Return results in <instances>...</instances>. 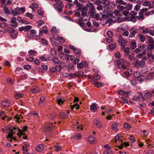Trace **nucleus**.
I'll return each mask as SVG.
<instances>
[{"instance_id": "c756f323", "label": "nucleus", "mask_w": 154, "mask_h": 154, "mask_svg": "<svg viewBox=\"0 0 154 154\" xmlns=\"http://www.w3.org/2000/svg\"><path fill=\"white\" fill-rule=\"evenodd\" d=\"M93 78L94 80H100V77L99 75L97 74H95L93 76Z\"/></svg>"}, {"instance_id": "6e6d98bb", "label": "nucleus", "mask_w": 154, "mask_h": 154, "mask_svg": "<svg viewBox=\"0 0 154 154\" xmlns=\"http://www.w3.org/2000/svg\"><path fill=\"white\" fill-rule=\"evenodd\" d=\"M103 154H113V152L112 150H107L104 152Z\"/></svg>"}, {"instance_id": "20e7f679", "label": "nucleus", "mask_w": 154, "mask_h": 154, "mask_svg": "<svg viewBox=\"0 0 154 154\" xmlns=\"http://www.w3.org/2000/svg\"><path fill=\"white\" fill-rule=\"evenodd\" d=\"M145 64V62L143 60H137L134 64V66L137 68H139L140 67H143Z\"/></svg>"}, {"instance_id": "0eeeda50", "label": "nucleus", "mask_w": 154, "mask_h": 154, "mask_svg": "<svg viewBox=\"0 0 154 154\" xmlns=\"http://www.w3.org/2000/svg\"><path fill=\"white\" fill-rule=\"evenodd\" d=\"M10 105V101L7 100H4L1 103V105L4 107H8Z\"/></svg>"}, {"instance_id": "9d476101", "label": "nucleus", "mask_w": 154, "mask_h": 154, "mask_svg": "<svg viewBox=\"0 0 154 154\" xmlns=\"http://www.w3.org/2000/svg\"><path fill=\"white\" fill-rule=\"evenodd\" d=\"M90 110L92 112H95L97 111V108L96 106V104L95 103H93L90 106Z\"/></svg>"}, {"instance_id": "b1692460", "label": "nucleus", "mask_w": 154, "mask_h": 154, "mask_svg": "<svg viewBox=\"0 0 154 154\" xmlns=\"http://www.w3.org/2000/svg\"><path fill=\"white\" fill-rule=\"evenodd\" d=\"M90 16L93 18L95 19L96 20H99V17H100V15L98 14H96V13L94 14L91 15Z\"/></svg>"}, {"instance_id": "8fccbe9b", "label": "nucleus", "mask_w": 154, "mask_h": 154, "mask_svg": "<svg viewBox=\"0 0 154 154\" xmlns=\"http://www.w3.org/2000/svg\"><path fill=\"white\" fill-rule=\"evenodd\" d=\"M132 99L134 101H139L140 100V98L138 96H134L132 97Z\"/></svg>"}, {"instance_id": "5701e85b", "label": "nucleus", "mask_w": 154, "mask_h": 154, "mask_svg": "<svg viewBox=\"0 0 154 154\" xmlns=\"http://www.w3.org/2000/svg\"><path fill=\"white\" fill-rule=\"evenodd\" d=\"M56 116V115L55 114L53 115L52 114L50 113L47 115V117L48 119L49 120H53L54 119V117Z\"/></svg>"}, {"instance_id": "7c9ffc66", "label": "nucleus", "mask_w": 154, "mask_h": 154, "mask_svg": "<svg viewBox=\"0 0 154 154\" xmlns=\"http://www.w3.org/2000/svg\"><path fill=\"white\" fill-rule=\"evenodd\" d=\"M61 63H60V65H57L54 68V70H55V71H58L59 72H60V70L62 69V67L61 66Z\"/></svg>"}, {"instance_id": "e2e57ef3", "label": "nucleus", "mask_w": 154, "mask_h": 154, "mask_svg": "<svg viewBox=\"0 0 154 154\" xmlns=\"http://www.w3.org/2000/svg\"><path fill=\"white\" fill-rule=\"evenodd\" d=\"M110 4V2L108 0H104L102 2L103 4H105L106 5H108Z\"/></svg>"}, {"instance_id": "052dcab7", "label": "nucleus", "mask_w": 154, "mask_h": 154, "mask_svg": "<svg viewBox=\"0 0 154 154\" xmlns=\"http://www.w3.org/2000/svg\"><path fill=\"white\" fill-rule=\"evenodd\" d=\"M117 9L119 10L120 11H122L123 10L124 8H125L124 7L120 5H119L117 6Z\"/></svg>"}, {"instance_id": "5fc2aeb1", "label": "nucleus", "mask_w": 154, "mask_h": 154, "mask_svg": "<svg viewBox=\"0 0 154 154\" xmlns=\"http://www.w3.org/2000/svg\"><path fill=\"white\" fill-rule=\"evenodd\" d=\"M23 95L19 93H17L14 95V97L15 99H17L22 97Z\"/></svg>"}, {"instance_id": "3c124183", "label": "nucleus", "mask_w": 154, "mask_h": 154, "mask_svg": "<svg viewBox=\"0 0 154 154\" xmlns=\"http://www.w3.org/2000/svg\"><path fill=\"white\" fill-rule=\"evenodd\" d=\"M143 6H150L151 5V4L150 2L148 1H147L146 2H143Z\"/></svg>"}, {"instance_id": "49530a36", "label": "nucleus", "mask_w": 154, "mask_h": 154, "mask_svg": "<svg viewBox=\"0 0 154 154\" xmlns=\"http://www.w3.org/2000/svg\"><path fill=\"white\" fill-rule=\"evenodd\" d=\"M113 12L111 11H108L106 13V14L108 16H110L111 17H112L113 16Z\"/></svg>"}, {"instance_id": "774afa93", "label": "nucleus", "mask_w": 154, "mask_h": 154, "mask_svg": "<svg viewBox=\"0 0 154 154\" xmlns=\"http://www.w3.org/2000/svg\"><path fill=\"white\" fill-rule=\"evenodd\" d=\"M41 42L44 45H47L48 44V42L47 41H46L45 39H43V38L41 39Z\"/></svg>"}, {"instance_id": "6ab92c4d", "label": "nucleus", "mask_w": 154, "mask_h": 154, "mask_svg": "<svg viewBox=\"0 0 154 154\" xmlns=\"http://www.w3.org/2000/svg\"><path fill=\"white\" fill-rule=\"evenodd\" d=\"M40 91V89L38 88H32L30 91L31 93H35L38 92Z\"/></svg>"}, {"instance_id": "2eb2a0df", "label": "nucleus", "mask_w": 154, "mask_h": 154, "mask_svg": "<svg viewBox=\"0 0 154 154\" xmlns=\"http://www.w3.org/2000/svg\"><path fill=\"white\" fill-rule=\"evenodd\" d=\"M52 126H45L42 128V130L45 132H49L51 130Z\"/></svg>"}, {"instance_id": "a19ab883", "label": "nucleus", "mask_w": 154, "mask_h": 154, "mask_svg": "<svg viewBox=\"0 0 154 154\" xmlns=\"http://www.w3.org/2000/svg\"><path fill=\"white\" fill-rule=\"evenodd\" d=\"M45 98L44 97H42L40 99V102L39 103L38 105L40 106L41 103L44 102Z\"/></svg>"}, {"instance_id": "6e6552de", "label": "nucleus", "mask_w": 154, "mask_h": 154, "mask_svg": "<svg viewBox=\"0 0 154 154\" xmlns=\"http://www.w3.org/2000/svg\"><path fill=\"white\" fill-rule=\"evenodd\" d=\"M17 19L15 17H13L11 20V22L13 24H11V26L13 27H16L18 25V23L16 22Z\"/></svg>"}, {"instance_id": "79ce46f5", "label": "nucleus", "mask_w": 154, "mask_h": 154, "mask_svg": "<svg viewBox=\"0 0 154 154\" xmlns=\"http://www.w3.org/2000/svg\"><path fill=\"white\" fill-rule=\"evenodd\" d=\"M37 52L35 51L30 50L28 51V53L30 55H34L36 54Z\"/></svg>"}, {"instance_id": "ddd939ff", "label": "nucleus", "mask_w": 154, "mask_h": 154, "mask_svg": "<svg viewBox=\"0 0 154 154\" xmlns=\"http://www.w3.org/2000/svg\"><path fill=\"white\" fill-rule=\"evenodd\" d=\"M137 47V44L135 41L132 40L131 42L130 48L132 50L135 49Z\"/></svg>"}, {"instance_id": "bb28decb", "label": "nucleus", "mask_w": 154, "mask_h": 154, "mask_svg": "<svg viewBox=\"0 0 154 154\" xmlns=\"http://www.w3.org/2000/svg\"><path fill=\"white\" fill-rule=\"evenodd\" d=\"M116 45L117 44L116 43L111 44L109 46V48L111 50H112L116 48Z\"/></svg>"}, {"instance_id": "473e14b6", "label": "nucleus", "mask_w": 154, "mask_h": 154, "mask_svg": "<svg viewBox=\"0 0 154 154\" xmlns=\"http://www.w3.org/2000/svg\"><path fill=\"white\" fill-rule=\"evenodd\" d=\"M122 61H123V59H120L116 60L114 62V64L116 66H119L122 63Z\"/></svg>"}, {"instance_id": "a18cd8bd", "label": "nucleus", "mask_w": 154, "mask_h": 154, "mask_svg": "<svg viewBox=\"0 0 154 154\" xmlns=\"http://www.w3.org/2000/svg\"><path fill=\"white\" fill-rule=\"evenodd\" d=\"M74 53L75 54H81V50L80 49L76 48H75V49L74 50Z\"/></svg>"}, {"instance_id": "412c9836", "label": "nucleus", "mask_w": 154, "mask_h": 154, "mask_svg": "<svg viewBox=\"0 0 154 154\" xmlns=\"http://www.w3.org/2000/svg\"><path fill=\"white\" fill-rule=\"evenodd\" d=\"M95 124L99 128H102V125L101 123L97 120H95L94 121Z\"/></svg>"}, {"instance_id": "f03ea898", "label": "nucleus", "mask_w": 154, "mask_h": 154, "mask_svg": "<svg viewBox=\"0 0 154 154\" xmlns=\"http://www.w3.org/2000/svg\"><path fill=\"white\" fill-rule=\"evenodd\" d=\"M53 6L56 10H57L58 12H60L62 11V8L64 6L63 2L61 1H59L57 2L56 4H54Z\"/></svg>"}, {"instance_id": "0e129e2a", "label": "nucleus", "mask_w": 154, "mask_h": 154, "mask_svg": "<svg viewBox=\"0 0 154 154\" xmlns=\"http://www.w3.org/2000/svg\"><path fill=\"white\" fill-rule=\"evenodd\" d=\"M26 16L27 17H28L29 18H30L31 19H32L33 18V15L30 13H27L26 14Z\"/></svg>"}, {"instance_id": "9b49d317", "label": "nucleus", "mask_w": 154, "mask_h": 154, "mask_svg": "<svg viewBox=\"0 0 154 154\" xmlns=\"http://www.w3.org/2000/svg\"><path fill=\"white\" fill-rule=\"evenodd\" d=\"M129 31L130 33L129 35V38H132L135 36V35L137 33V32L134 30H133V29H131Z\"/></svg>"}, {"instance_id": "4c0bfd02", "label": "nucleus", "mask_w": 154, "mask_h": 154, "mask_svg": "<svg viewBox=\"0 0 154 154\" xmlns=\"http://www.w3.org/2000/svg\"><path fill=\"white\" fill-rule=\"evenodd\" d=\"M107 35L109 38H112L113 35V33L111 31H108L107 32Z\"/></svg>"}, {"instance_id": "7ed1b4c3", "label": "nucleus", "mask_w": 154, "mask_h": 154, "mask_svg": "<svg viewBox=\"0 0 154 154\" xmlns=\"http://www.w3.org/2000/svg\"><path fill=\"white\" fill-rule=\"evenodd\" d=\"M148 10L147 8H143L139 12V15L137 16V19L140 20H143L144 17V13L147 12Z\"/></svg>"}, {"instance_id": "680f3d73", "label": "nucleus", "mask_w": 154, "mask_h": 154, "mask_svg": "<svg viewBox=\"0 0 154 154\" xmlns=\"http://www.w3.org/2000/svg\"><path fill=\"white\" fill-rule=\"evenodd\" d=\"M74 66L72 64H69L68 65L67 68L68 70H71L73 69Z\"/></svg>"}, {"instance_id": "f257e3e1", "label": "nucleus", "mask_w": 154, "mask_h": 154, "mask_svg": "<svg viewBox=\"0 0 154 154\" xmlns=\"http://www.w3.org/2000/svg\"><path fill=\"white\" fill-rule=\"evenodd\" d=\"M137 12L134 11H132L129 14L130 16L128 17H126V20L128 21H132L134 23H135L136 21V19L137 18Z\"/></svg>"}, {"instance_id": "c9c22d12", "label": "nucleus", "mask_w": 154, "mask_h": 154, "mask_svg": "<svg viewBox=\"0 0 154 154\" xmlns=\"http://www.w3.org/2000/svg\"><path fill=\"white\" fill-rule=\"evenodd\" d=\"M46 29H42L39 32V34L41 35H42L44 33H46L48 32V30L46 27H45Z\"/></svg>"}, {"instance_id": "a211bd4d", "label": "nucleus", "mask_w": 154, "mask_h": 154, "mask_svg": "<svg viewBox=\"0 0 154 154\" xmlns=\"http://www.w3.org/2000/svg\"><path fill=\"white\" fill-rule=\"evenodd\" d=\"M89 12L88 13L90 16L93 14H94L96 12L94 7L93 8H91V9H89Z\"/></svg>"}, {"instance_id": "393cba45", "label": "nucleus", "mask_w": 154, "mask_h": 154, "mask_svg": "<svg viewBox=\"0 0 154 154\" xmlns=\"http://www.w3.org/2000/svg\"><path fill=\"white\" fill-rule=\"evenodd\" d=\"M59 117L60 118H66L68 116L64 112H60L59 114Z\"/></svg>"}, {"instance_id": "2f4dec72", "label": "nucleus", "mask_w": 154, "mask_h": 154, "mask_svg": "<svg viewBox=\"0 0 154 154\" xmlns=\"http://www.w3.org/2000/svg\"><path fill=\"white\" fill-rule=\"evenodd\" d=\"M142 69L141 70V72L143 74H146L148 71V70L147 68L146 67H142Z\"/></svg>"}, {"instance_id": "f704fd0d", "label": "nucleus", "mask_w": 154, "mask_h": 154, "mask_svg": "<svg viewBox=\"0 0 154 154\" xmlns=\"http://www.w3.org/2000/svg\"><path fill=\"white\" fill-rule=\"evenodd\" d=\"M86 6L87 8H89V9H91V8H93L94 7L92 3L89 2L87 3L86 5Z\"/></svg>"}, {"instance_id": "e433bc0d", "label": "nucleus", "mask_w": 154, "mask_h": 154, "mask_svg": "<svg viewBox=\"0 0 154 154\" xmlns=\"http://www.w3.org/2000/svg\"><path fill=\"white\" fill-rule=\"evenodd\" d=\"M140 132L141 135L144 137L146 136L148 134V132L146 130H143V131H141Z\"/></svg>"}, {"instance_id": "c03bdc74", "label": "nucleus", "mask_w": 154, "mask_h": 154, "mask_svg": "<svg viewBox=\"0 0 154 154\" xmlns=\"http://www.w3.org/2000/svg\"><path fill=\"white\" fill-rule=\"evenodd\" d=\"M57 40L60 42L64 43L65 42V39L62 37H57Z\"/></svg>"}, {"instance_id": "13d9d810", "label": "nucleus", "mask_w": 154, "mask_h": 154, "mask_svg": "<svg viewBox=\"0 0 154 154\" xmlns=\"http://www.w3.org/2000/svg\"><path fill=\"white\" fill-rule=\"evenodd\" d=\"M69 75L70 76V77L72 79H74L76 77H77V76L76 75V73H73V74H71L69 73Z\"/></svg>"}, {"instance_id": "ea45409f", "label": "nucleus", "mask_w": 154, "mask_h": 154, "mask_svg": "<svg viewBox=\"0 0 154 154\" xmlns=\"http://www.w3.org/2000/svg\"><path fill=\"white\" fill-rule=\"evenodd\" d=\"M65 101L64 100H62V99H61L60 98L57 99V102L58 104L59 105H61V104H63V103L64 101Z\"/></svg>"}, {"instance_id": "72a5a7b5", "label": "nucleus", "mask_w": 154, "mask_h": 154, "mask_svg": "<svg viewBox=\"0 0 154 154\" xmlns=\"http://www.w3.org/2000/svg\"><path fill=\"white\" fill-rule=\"evenodd\" d=\"M116 2L120 5H126L127 4V3L123 0H116Z\"/></svg>"}, {"instance_id": "1a4fd4ad", "label": "nucleus", "mask_w": 154, "mask_h": 154, "mask_svg": "<svg viewBox=\"0 0 154 154\" xmlns=\"http://www.w3.org/2000/svg\"><path fill=\"white\" fill-rule=\"evenodd\" d=\"M19 7L15 8L14 9H11V10L12 15L14 16H16L18 14H20V13H19Z\"/></svg>"}, {"instance_id": "aec40b11", "label": "nucleus", "mask_w": 154, "mask_h": 154, "mask_svg": "<svg viewBox=\"0 0 154 154\" xmlns=\"http://www.w3.org/2000/svg\"><path fill=\"white\" fill-rule=\"evenodd\" d=\"M141 75L140 72L136 71L134 73V76L135 78H139L140 77Z\"/></svg>"}, {"instance_id": "cd10ccee", "label": "nucleus", "mask_w": 154, "mask_h": 154, "mask_svg": "<svg viewBox=\"0 0 154 154\" xmlns=\"http://www.w3.org/2000/svg\"><path fill=\"white\" fill-rule=\"evenodd\" d=\"M15 133L13 131L12 133H9L8 135L6 137V138L8 140H9V138H12L13 136V134H15Z\"/></svg>"}, {"instance_id": "37998d69", "label": "nucleus", "mask_w": 154, "mask_h": 154, "mask_svg": "<svg viewBox=\"0 0 154 154\" xmlns=\"http://www.w3.org/2000/svg\"><path fill=\"white\" fill-rule=\"evenodd\" d=\"M139 36L140 41L142 42H144L145 39V38L144 35H141L140 34L138 35Z\"/></svg>"}, {"instance_id": "bf43d9fd", "label": "nucleus", "mask_w": 154, "mask_h": 154, "mask_svg": "<svg viewBox=\"0 0 154 154\" xmlns=\"http://www.w3.org/2000/svg\"><path fill=\"white\" fill-rule=\"evenodd\" d=\"M122 14L125 16H128L129 15V11L128 10H126L125 11H123L122 12Z\"/></svg>"}, {"instance_id": "338daca9", "label": "nucleus", "mask_w": 154, "mask_h": 154, "mask_svg": "<svg viewBox=\"0 0 154 154\" xmlns=\"http://www.w3.org/2000/svg\"><path fill=\"white\" fill-rule=\"evenodd\" d=\"M124 127L126 129H130L131 126L128 123H125L124 125Z\"/></svg>"}, {"instance_id": "4be33fe9", "label": "nucleus", "mask_w": 154, "mask_h": 154, "mask_svg": "<svg viewBox=\"0 0 154 154\" xmlns=\"http://www.w3.org/2000/svg\"><path fill=\"white\" fill-rule=\"evenodd\" d=\"M118 93L121 95H123L125 94H126V96L128 97V93H126L125 92L121 90H119L117 91Z\"/></svg>"}, {"instance_id": "de8ad7c7", "label": "nucleus", "mask_w": 154, "mask_h": 154, "mask_svg": "<svg viewBox=\"0 0 154 154\" xmlns=\"http://www.w3.org/2000/svg\"><path fill=\"white\" fill-rule=\"evenodd\" d=\"M7 82L8 83L10 84L11 85H12L14 83V82L12 81L11 79L9 78L7 79Z\"/></svg>"}, {"instance_id": "603ef678", "label": "nucleus", "mask_w": 154, "mask_h": 154, "mask_svg": "<svg viewBox=\"0 0 154 154\" xmlns=\"http://www.w3.org/2000/svg\"><path fill=\"white\" fill-rule=\"evenodd\" d=\"M134 53H132L128 56V58L131 60H134Z\"/></svg>"}, {"instance_id": "f3484780", "label": "nucleus", "mask_w": 154, "mask_h": 154, "mask_svg": "<svg viewBox=\"0 0 154 154\" xmlns=\"http://www.w3.org/2000/svg\"><path fill=\"white\" fill-rule=\"evenodd\" d=\"M118 125V124L117 123H113L112 124L111 127L112 129L115 131H118L117 127Z\"/></svg>"}, {"instance_id": "864d4df0", "label": "nucleus", "mask_w": 154, "mask_h": 154, "mask_svg": "<svg viewBox=\"0 0 154 154\" xmlns=\"http://www.w3.org/2000/svg\"><path fill=\"white\" fill-rule=\"evenodd\" d=\"M141 7L140 5H137L134 8V10L136 11H138L139 10V8Z\"/></svg>"}, {"instance_id": "58836bf2", "label": "nucleus", "mask_w": 154, "mask_h": 154, "mask_svg": "<svg viewBox=\"0 0 154 154\" xmlns=\"http://www.w3.org/2000/svg\"><path fill=\"white\" fill-rule=\"evenodd\" d=\"M152 96V94L149 92H147L144 95V97H146L147 99L151 97Z\"/></svg>"}, {"instance_id": "423d86ee", "label": "nucleus", "mask_w": 154, "mask_h": 154, "mask_svg": "<svg viewBox=\"0 0 154 154\" xmlns=\"http://www.w3.org/2000/svg\"><path fill=\"white\" fill-rule=\"evenodd\" d=\"M48 66L46 65H42L41 67H39L38 68V70L40 73H43L45 71L47 70Z\"/></svg>"}, {"instance_id": "f8f14e48", "label": "nucleus", "mask_w": 154, "mask_h": 154, "mask_svg": "<svg viewBox=\"0 0 154 154\" xmlns=\"http://www.w3.org/2000/svg\"><path fill=\"white\" fill-rule=\"evenodd\" d=\"M44 147V145L43 144L39 145L35 148V150L37 152H41L43 150Z\"/></svg>"}, {"instance_id": "a878e982", "label": "nucleus", "mask_w": 154, "mask_h": 154, "mask_svg": "<svg viewBox=\"0 0 154 154\" xmlns=\"http://www.w3.org/2000/svg\"><path fill=\"white\" fill-rule=\"evenodd\" d=\"M115 142L117 143V142H122V140L120 138V137L119 135H116L114 137Z\"/></svg>"}, {"instance_id": "dca6fc26", "label": "nucleus", "mask_w": 154, "mask_h": 154, "mask_svg": "<svg viewBox=\"0 0 154 154\" xmlns=\"http://www.w3.org/2000/svg\"><path fill=\"white\" fill-rule=\"evenodd\" d=\"M124 74L126 76L128 77L132 74V71L130 69H128L126 71L124 72Z\"/></svg>"}, {"instance_id": "69168bd1", "label": "nucleus", "mask_w": 154, "mask_h": 154, "mask_svg": "<svg viewBox=\"0 0 154 154\" xmlns=\"http://www.w3.org/2000/svg\"><path fill=\"white\" fill-rule=\"evenodd\" d=\"M141 29H143V32L144 34H146L149 32V30L147 28H145V29H143V28L141 27Z\"/></svg>"}, {"instance_id": "4d7b16f0", "label": "nucleus", "mask_w": 154, "mask_h": 154, "mask_svg": "<svg viewBox=\"0 0 154 154\" xmlns=\"http://www.w3.org/2000/svg\"><path fill=\"white\" fill-rule=\"evenodd\" d=\"M53 61L55 64H58L59 62V60L57 58H54L53 60Z\"/></svg>"}, {"instance_id": "39448f33", "label": "nucleus", "mask_w": 154, "mask_h": 154, "mask_svg": "<svg viewBox=\"0 0 154 154\" xmlns=\"http://www.w3.org/2000/svg\"><path fill=\"white\" fill-rule=\"evenodd\" d=\"M81 13V15L82 17H87V11L88 9L85 6H83L81 10L79 11Z\"/></svg>"}, {"instance_id": "4468645a", "label": "nucleus", "mask_w": 154, "mask_h": 154, "mask_svg": "<svg viewBox=\"0 0 154 154\" xmlns=\"http://www.w3.org/2000/svg\"><path fill=\"white\" fill-rule=\"evenodd\" d=\"M88 138V141L91 143L94 144L96 142V138L92 136H90Z\"/></svg>"}, {"instance_id": "c85d7f7f", "label": "nucleus", "mask_w": 154, "mask_h": 154, "mask_svg": "<svg viewBox=\"0 0 154 154\" xmlns=\"http://www.w3.org/2000/svg\"><path fill=\"white\" fill-rule=\"evenodd\" d=\"M6 31L8 32L9 33H11V34L14 32L15 30L12 27H9L7 28Z\"/></svg>"}, {"instance_id": "09e8293b", "label": "nucleus", "mask_w": 154, "mask_h": 154, "mask_svg": "<svg viewBox=\"0 0 154 154\" xmlns=\"http://www.w3.org/2000/svg\"><path fill=\"white\" fill-rule=\"evenodd\" d=\"M3 9L5 13L8 14H11L8 8L7 7H4Z\"/></svg>"}]
</instances>
